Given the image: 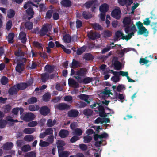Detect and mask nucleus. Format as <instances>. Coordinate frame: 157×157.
Instances as JSON below:
<instances>
[{
  "mask_svg": "<svg viewBox=\"0 0 157 157\" xmlns=\"http://www.w3.org/2000/svg\"><path fill=\"white\" fill-rule=\"evenodd\" d=\"M84 5L87 9L90 8L91 11L92 12H94L95 9L99 5V3L97 0H89L85 3Z\"/></svg>",
  "mask_w": 157,
  "mask_h": 157,
  "instance_id": "obj_1",
  "label": "nucleus"
},
{
  "mask_svg": "<svg viewBox=\"0 0 157 157\" xmlns=\"http://www.w3.org/2000/svg\"><path fill=\"white\" fill-rule=\"evenodd\" d=\"M27 61V59L25 58H21L17 63L16 67V71L19 73H21L24 70L25 63Z\"/></svg>",
  "mask_w": 157,
  "mask_h": 157,
  "instance_id": "obj_2",
  "label": "nucleus"
},
{
  "mask_svg": "<svg viewBox=\"0 0 157 157\" xmlns=\"http://www.w3.org/2000/svg\"><path fill=\"white\" fill-rule=\"evenodd\" d=\"M86 72L87 70L86 68H80L76 71V74L75 75V76H74V77L77 79L79 82L82 79V78L85 75Z\"/></svg>",
  "mask_w": 157,
  "mask_h": 157,
  "instance_id": "obj_3",
  "label": "nucleus"
},
{
  "mask_svg": "<svg viewBox=\"0 0 157 157\" xmlns=\"http://www.w3.org/2000/svg\"><path fill=\"white\" fill-rule=\"evenodd\" d=\"M131 22V19L129 17H125L123 20V22L124 27H125L124 31L127 34H128L130 32V27L129 26Z\"/></svg>",
  "mask_w": 157,
  "mask_h": 157,
  "instance_id": "obj_4",
  "label": "nucleus"
},
{
  "mask_svg": "<svg viewBox=\"0 0 157 157\" xmlns=\"http://www.w3.org/2000/svg\"><path fill=\"white\" fill-rule=\"evenodd\" d=\"M111 16L117 20L119 19L121 16V13L120 8L117 7L114 9L111 12Z\"/></svg>",
  "mask_w": 157,
  "mask_h": 157,
  "instance_id": "obj_5",
  "label": "nucleus"
},
{
  "mask_svg": "<svg viewBox=\"0 0 157 157\" xmlns=\"http://www.w3.org/2000/svg\"><path fill=\"white\" fill-rule=\"evenodd\" d=\"M35 117V115L33 113L29 112L25 114L22 119L24 121L29 122L33 120Z\"/></svg>",
  "mask_w": 157,
  "mask_h": 157,
  "instance_id": "obj_6",
  "label": "nucleus"
},
{
  "mask_svg": "<svg viewBox=\"0 0 157 157\" xmlns=\"http://www.w3.org/2000/svg\"><path fill=\"white\" fill-rule=\"evenodd\" d=\"M55 108L59 110H63L69 109L70 106L65 103H61L57 105H55Z\"/></svg>",
  "mask_w": 157,
  "mask_h": 157,
  "instance_id": "obj_7",
  "label": "nucleus"
},
{
  "mask_svg": "<svg viewBox=\"0 0 157 157\" xmlns=\"http://www.w3.org/2000/svg\"><path fill=\"white\" fill-rule=\"evenodd\" d=\"M39 111L41 115L46 116L50 113V110L47 106H44L40 107Z\"/></svg>",
  "mask_w": 157,
  "mask_h": 157,
  "instance_id": "obj_8",
  "label": "nucleus"
},
{
  "mask_svg": "<svg viewBox=\"0 0 157 157\" xmlns=\"http://www.w3.org/2000/svg\"><path fill=\"white\" fill-rule=\"evenodd\" d=\"M112 62L116 70H119L120 69L121 65V63L118 60L117 57H114L112 60Z\"/></svg>",
  "mask_w": 157,
  "mask_h": 157,
  "instance_id": "obj_9",
  "label": "nucleus"
},
{
  "mask_svg": "<svg viewBox=\"0 0 157 157\" xmlns=\"http://www.w3.org/2000/svg\"><path fill=\"white\" fill-rule=\"evenodd\" d=\"M87 36L91 40H95L97 37H99V34L97 33L91 31L87 33Z\"/></svg>",
  "mask_w": 157,
  "mask_h": 157,
  "instance_id": "obj_10",
  "label": "nucleus"
},
{
  "mask_svg": "<svg viewBox=\"0 0 157 157\" xmlns=\"http://www.w3.org/2000/svg\"><path fill=\"white\" fill-rule=\"evenodd\" d=\"M99 116L101 117H107V114L105 113L104 107L101 105H99L98 107Z\"/></svg>",
  "mask_w": 157,
  "mask_h": 157,
  "instance_id": "obj_11",
  "label": "nucleus"
},
{
  "mask_svg": "<svg viewBox=\"0 0 157 157\" xmlns=\"http://www.w3.org/2000/svg\"><path fill=\"white\" fill-rule=\"evenodd\" d=\"M78 111L75 109H71L67 113L68 117L71 118H75L78 115Z\"/></svg>",
  "mask_w": 157,
  "mask_h": 157,
  "instance_id": "obj_12",
  "label": "nucleus"
},
{
  "mask_svg": "<svg viewBox=\"0 0 157 157\" xmlns=\"http://www.w3.org/2000/svg\"><path fill=\"white\" fill-rule=\"evenodd\" d=\"M56 144L58 152H59V151L63 150V147L65 145V143L64 141L62 140H58L56 142Z\"/></svg>",
  "mask_w": 157,
  "mask_h": 157,
  "instance_id": "obj_13",
  "label": "nucleus"
},
{
  "mask_svg": "<svg viewBox=\"0 0 157 157\" xmlns=\"http://www.w3.org/2000/svg\"><path fill=\"white\" fill-rule=\"evenodd\" d=\"M60 4L63 7L69 8L72 6V2L70 0H62Z\"/></svg>",
  "mask_w": 157,
  "mask_h": 157,
  "instance_id": "obj_14",
  "label": "nucleus"
},
{
  "mask_svg": "<svg viewBox=\"0 0 157 157\" xmlns=\"http://www.w3.org/2000/svg\"><path fill=\"white\" fill-rule=\"evenodd\" d=\"M18 91L17 87L15 85L9 89L8 93L9 95H12L17 94Z\"/></svg>",
  "mask_w": 157,
  "mask_h": 157,
  "instance_id": "obj_15",
  "label": "nucleus"
},
{
  "mask_svg": "<svg viewBox=\"0 0 157 157\" xmlns=\"http://www.w3.org/2000/svg\"><path fill=\"white\" fill-rule=\"evenodd\" d=\"M29 7L26 10V13L28 16H30L27 17V19L29 20L33 17L34 14V12L33 8L32 7Z\"/></svg>",
  "mask_w": 157,
  "mask_h": 157,
  "instance_id": "obj_16",
  "label": "nucleus"
},
{
  "mask_svg": "<svg viewBox=\"0 0 157 157\" xmlns=\"http://www.w3.org/2000/svg\"><path fill=\"white\" fill-rule=\"evenodd\" d=\"M137 33L139 35H144L145 36H148V32L147 31V29L144 27L140 28L138 29V31Z\"/></svg>",
  "mask_w": 157,
  "mask_h": 157,
  "instance_id": "obj_17",
  "label": "nucleus"
},
{
  "mask_svg": "<svg viewBox=\"0 0 157 157\" xmlns=\"http://www.w3.org/2000/svg\"><path fill=\"white\" fill-rule=\"evenodd\" d=\"M59 134L61 138H64L68 136L69 135V132L66 130L61 129L59 132Z\"/></svg>",
  "mask_w": 157,
  "mask_h": 157,
  "instance_id": "obj_18",
  "label": "nucleus"
},
{
  "mask_svg": "<svg viewBox=\"0 0 157 157\" xmlns=\"http://www.w3.org/2000/svg\"><path fill=\"white\" fill-rule=\"evenodd\" d=\"M109 6L106 3L101 5L99 7V10L101 13H105L109 10Z\"/></svg>",
  "mask_w": 157,
  "mask_h": 157,
  "instance_id": "obj_19",
  "label": "nucleus"
},
{
  "mask_svg": "<svg viewBox=\"0 0 157 157\" xmlns=\"http://www.w3.org/2000/svg\"><path fill=\"white\" fill-rule=\"evenodd\" d=\"M26 34L23 32H21L19 33V39L21 40V43L24 44L27 40Z\"/></svg>",
  "mask_w": 157,
  "mask_h": 157,
  "instance_id": "obj_20",
  "label": "nucleus"
},
{
  "mask_svg": "<svg viewBox=\"0 0 157 157\" xmlns=\"http://www.w3.org/2000/svg\"><path fill=\"white\" fill-rule=\"evenodd\" d=\"M80 63L79 61L73 59L71 63L69 64V66L71 68H77L80 67Z\"/></svg>",
  "mask_w": 157,
  "mask_h": 157,
  "instance_id": "obj_21",
  "label": "nucleus"
},
{
  "mask_svg": "<svg viewBox=\"0 0 157 157\" xmlns=\"http://www.w3.org/2000/svg\"><path fill=\"white\" fill-rule=\"evenodd\" d=\"M17 88L19 90H23L28 87L27 84L25 83H20L17 84L15 85Z\"/></svg>",
  "mask_w": 157,
  "mask_h": 157,
  "instance_id": "obj_22",
  "label": "nucleus"
},
{
  "mask_svg": "<svg viewBox=\"0 0 157 157\" xmlns=\"http://www.w3.org/2000/svg\"><path fill=\"white\" fill-rule=\"evenodd\" d=\"M78 98L84 101L88 104L90 103V101H88V99L89 98L88 95L81 94L80 95H78Z\"/></svg>",
  "mask_w": 157,
  "mask_h": 157,
  "instance_id": "obj_23",
  "label": "nucleus"
},
{
  "mask_svg": "<svg viewBox=\"0 0 157 157\" xmlns=\"http://www.w3.org/2000/svg\"><path fill=\"white\" fill-rule=\"evenodd\" d=\"M55 67L54 66L50 65H46L45 67V70L47 72L51 73H52L54 71Z\"/></svg>",
  "mask_w": 157,
  "mask_h": 157,
  "instance_id": "obj_24",
  "label": "nucleus"
},
{
  "mask_svg": "<svg viewBox=\"0 0 157 157\" xmlns=\"http://www.w3.org/2000/svg\"><path fill=\"white\" fill-rule=\"evenodd\" d=\"M93 78L92 77H86L83 79H82L79 83H83L85 84H87L90 83L93 80Z\"/></svg>",
  "mask_w": 157,
  "mask_h": 157,
  "instance_id": "obj_25",
  "label": "nucleus"
},
{
  "mask_svg": "<svg viewBox=\"0 0 157 157\" xmlns=\"http://www.w3.org/2000/svg\"><path fill=\"white\" fill-rule=\"evenodd\" d=\"M48 29L46 26H43L40 31V35L41 36H43L48 32Z\"/></svg>",
  "mask_w": 157,
  "mask_h": 157,
  "instance_id": "obj_26",
  "label": "nucleus"
},
{
  "mask_svg": "<svg viewBox=\"0 0 157 157\" xmlns=\"http://www.w3.org/2000/svg\"><path fill=\"white\" fill-rule=\"evenodd\" d=\"M68 83L73 86L75 88H77L79 87V84L75 80L73 79H68Z\"/></svg>",
  "mask_w": 157,
  "mask_h": 157,
  "instance_id": "obj_27",
  "label": "nucleus"
},
{
  "mask_svg": "<svg viewBox=\"0 0 157 157\" xmlns=\"http://www.w3.org/2000/svg\"><path fill=\"white\" fill-rule=\"evenodd\" d=\"M49 78V75L47 73H44L41 74V79L42 82H46Z\"/></svg>",
  "mask_w": 157,
  "mask_h": 157,
  "instance_id": "obj_28",
  "label": "nucleus"
},
{
  "mask_svg": "<svg viewBox=\"0 0 157 157\" xmlns=\"http://www.w3.org/2000/svg\"><path fill=\"white\" fill-rule=\"evenodd\" d=\"M82 16L85 19L87 20L91 18L92 15L91 13L84 11L82 12Z\"/></svg>",
  "mask_w": 157,
  "mask_h": 157,
  "instance_id": "obj_29",
  "label": "nucleus"
},
{
  "mask_svg": "<svg viewBox=\"0 0 157 157\" xmlns=\"http://www.w3.org/2000/svg\"><path fill=\"white\" fill-rule=\"evenodd\" d=\"M13 146V144L11 142H8L3 145V148L6 150L11 149Z\"/></svg>",
  "mask_w": 157,
  "mask_h": 157,
  "instance_id": "obj_30",
  "label": "nucleus"
},
{
  "mask_svg": "<svg viewBox=\"0 0 157 157\" xmlns=\"http://www.w3.org/2000/svg\"><path fill=\"white\" fill-rule=\"evenodd\" d=\"M14 34L13 33H9L7 37L8 41L9 43L12 44L14 42L13 39L14 37Z\"/></svg>",
  "mask_w": 157,
  "mask_h": 157,
  "instance_id": "obj_31",
  "label": "nucleus"
},
{
  "mask_svg": "<svg viewBox=\"0 0 157 157\" xmlns=\"http://www.w3.org/2000/svg\"><path fill=\"white\" fill-rule=\"evenodd\" d=\"M36 131L35 129L32 128H25L23 131L25 134H31L33 133Z\"/></svg>",
  "mask_w": 157,
  "mask_h": 157,
  "instance_id": "obj_32",
  "label": "nucleus"
},
{
  "mask_svg": "<svg viewBox=\"0 0 157 157\" xmlns=\"http://www.w3.org/2000/svg\"><path fill=\"white\" fill-rule=\"evenodd\" d=\"M15 12L12 9H10L7 12V16L9 18L11 19L14 16Z\"/></svg>",
  "mask_w": 157,
  "mask_h": 157,
  "instance_id": "obj_33",
  "label": "nucleus"
},
{
  "mask_svg": "<svg viewBox=\"0 0 157 157\" xmlns=\"http://www.w3.org/2000/svg\"><path fill=\"white\" fill-rule=\"evenodd\" d=\"M71 40V37L69 34H65L63 37V40L66 43H70Z\"/></svg>",
  "mask_w": 157,
  "mask_h": 157,
  "instance_id": "obj_34",
  "label": "nucleus"
},
{
  "mask_svg": "<svg viewBox=\"0 0 157 157\" xmlns=\"http://www.w3.org/2000/svg\"><path fill=\"white\" fill-rule=\"evenodd\" d=\"M56 123V121L54 120L53 121L52 119L48 120L47 122V125L48 127H52L54 126Z\"/></svg>",
  "mask_w": 157,
  "mask_h": 157,
  "instance_id": "obj_35",
  "label": "nucleus"
},
{
  "mask_svg": "<svg viewBox=\"0 0 157 157\" xmlns=\"http://www.w3.org/2000/svg\"><path fill=\"white\" fill-rule=\"evenodd\" d=\"M39 109V106L36 105H30L28 107V109L31 111H37Z\"/></svg>",
  "mask_w": 157,
  "mask_h": 157,
  "instance_id": "obj_36",
  "label": "nucleus"
},
{
  "mask_svg": "<svg viewBox=\"0 0 157 157\" xmlns=\"http://www.w3.org/2000/svg\"><path fill=\"white\" fill-rule=\"evenodd\" d=\"M51 96L49 93H45L43 96V100L45 102L48 101L50 98Z\"/></svg>",
  "mask_w": 157,
  "mask_h": 157,
  "instance_id": "obj_37",
  "label": "nucleus"
},
{
  "mask_svg": "<svg viewBox=\"0 0 157 157\" xmlns=\"http://www.w3.org/2000/svg\"><path fill=\"white\" fill-rule=\"evenodd\" d=\"M92 26L93 28L95 30H102L103 29L101 26L98 23H94L92 24Z\"/></svg>",
  "mask_w": 157,
  "mask_h": 157,
  "instance_id": "obj_38",
  "label": "nucleus"
},
{
  "mask_svg": "<svg viewBox=\"0 0 157 157\" xmlns=\"http://www.w3.org/2000/svg\"><path fill=\"white\" fill-rule=\"evenodd\" d=\"M86 49V46H84L80 48L77 49L76 52V54L78 55H80L82 54Z\"/></svg>",
  "mask_w": 157,
  "mask_h": 157,
  "instance_id": "obj_39",
  "label": "nucleus"
},
{
  "mask_svg": "<svg viewBox=\"0 0 157 157\" xmlns=\"http://www.w3.org/2000/svg\"><path fill=\"white\" fill-rule=\"evenodd\" d=\"M30 4L32 5L33 6H35L37 8L38 7V5L37 4H35L33 3L31 1H29L27 3H26L24 6V8L25 9H26L28 7L30 6Z\"/></svg>",
  "mask_w": 157,
  "mask_h": 157,
  "instance_id": "obj_40",
  "label": "nucleus"
},
{
  "mask_svg": "<svg viewBox=\"0 0 157 157\" xmlns=\"http://www.w3.org/2000/svg\"><path fill=\"white\" fill-rule=\"evenodd\" d=\"M92 110L89 109H84L83 111V114L86 116H91L93 113Z\"/></svg>",
  "mask_w": 157,
  "mask_h": 157,
  "instance_id": "obj_41",
  "label": "nucleus"
},
{
  "mask_svg": "<svg viewBox=\"0 0 157 157\" xmlns=\"http://www.w3.org/2000/svg\"><path fill=\"white\" fill-rule=\"evenodd\" d=\"M94 57L91 54L87 53L84 56V58L87 60H93Z\"/></svg>",
  "mask_w": 157,
  "mask_h": 157,
  "instance_id": "obj_42",
  "label": "nucleus"
},
{
  "mask_svg": "<svg viewBox=\"0 0 157 157\" xmlns=\"http://www.w3.org/2000/svg\"><path fill=\"white\" fill-rule=\"evenodd\" d=\"M59 153V157H68L69 155V153L67 151H63Z\"/></svg>",
  "mask_w": 157,
  "mask_h": 157,
  "instance_id": "obj_43",
  "label": "nucleus"
},
{
  "mask_svg": "<svg viewBox=\"0 0 157 157\" xmlns=\"http://www.w3.org/2000/svg\"><path fill=\"white\" fill-rule=\"evenodd\" d=\"M25 27L26 28L29 29H32L33 28V23L30 21H27L25 24Z\"/></svg>",
  "mask_w": 157,
  "mask_h": 157,
  "instance_id": "obj_44",
  "label": "nucleus"
},
{
  "mask_svg": "<svg viewBox=\"0 0 157 157\" xmlns=\"http://www.w3.org/2000/svg\"><path fill=\"white\" fill-rule=\"evenodd\" d=\"M83 133L82 131L80 128H76L73 132V134L77 136H80Z\"/></svg>",
  "mask_w": 157,
  "mask_h": 157,
  "instance_id": "obj_45",
  "label": "nucleus"
},
{
  "mask_svg": "<svg viewBox=\"0 0 157 157\" xmlns=\"http://www.w3.org/2000/svg\"><path fill=\"white\" fill-rule=\"evenodd\" d=\"M14 54L17 56H24V53L21 49L17 50L15 52Z\"/></svg>",
  "mask_w": 157,
  "mask_h": 157,
  "instance_id": "obj_46",
  "label": "nucleus"
},
{
  "mask_svg": "<svg viewBox=\"0 0 157 157\" xmlns=\"http://www.w3.org/2000/svg\"><path fill=\"white\" fill-rule=\"evenodd\" d=\"M33 137L32 135H26L24 137V140L26 141L31 142L33 140Z\"/></svg>",
  "mask_w": 157,
  "mask_h": 157,
  "instance_id": "obj_47",
  "label": "nucleus"
},
{
  "mask_svg": "<svg viewBox=\"0 0 157 157\" xmlns=\"http://www.w3.org/2000/svg\"><path fill=\"white\" fill-rule=\"evenodd\" d=\"M37 101V98L34 97H32L29 99L27 100V102L29 104H34Z\"/></svg>",
  "mask_w": 157,
  "mask_h": 157,
  "instance_id": "obj_48",
  "label": "nucleus"
},
{
  "mask_svg": "<svg viewBox=\"0 0 157 157\" xmlns=\"http://www.w3.org/2000/svg\"><path fill=\"white\" fill-rule=\"evenodd\" d=\"M136 28L135 25L133 24V25L130 28V32L132 31V32L130 34H128L129 36H131V37L132 36H134V33L136 32Z\"/></svg>",
  "mask_w": 157,
  "mask_h": 157,
  "instance_id": "obj_49",
  "label": "nucleus"
},
{
  "mask_svg": "<svg viewBox=\"0 0 157 157\" xmlns=\"http://www.w3.org/2000/svg\"><path fill=\"white\" fill-rule=\"evenodd\" d=\"M54 136L53 135H49L47 139V141L49 144L52 143L54 141Z\"/></svg>",
  "mask_w": 157,
  "mask_h": 157,
  "instance_id": "obj_50",
  "label": "nucleus"
},
{
  "mask_svg": "<svg viewBox=\"0 0 157 157\" xmlns=\"http://www.w3.org/2000/svg\"><path fill=\"white\" fill-rule=\"evenodd\" d=\"M7 124V121L5 120H0V128H3L6 127Z\"/></svg>",
  "mask_w": 157,
  "mask_h": 157,
  "instance_id": "obj_51",
  "label": "nucleus"
},
{
  "mask_svg": "<svg viewBox=\"0 0 157 157\" xmlns=\"http://www.w3.org/2000/svg\"><path fill=\"white\" fill-rule=\"evenodd\" d=\"M39 145L41 147H46L49 146L50 144L48 142L43 141L42 140H40Z\"/></svg>",
  "mask_w": 157,
  "mask_h": 157,
  "instance_id": "obj_52",
  "label": "nucleus"
},
{
  "mask_svg": "<svg viewBox=\"0 0 157 157\" xmlns=\"http://www.w3.org/2000/svg\"><path fill=\"white\" fill-rule=\"evenodd\" d=\"M21 149L23 151L27 152L30 150L31 148L29 145H25L22 147Z\"/></svg>",
  "mask_w": 157,
  "mask_h": 157,
  "instance_id": "obj_53",
  "label": "nucleus"
},
{
  "mask_svg": "<svg viewBox=\"0 0 157 157\" xmlns=\"http://www.w3.org/2000/svg\"><path fill=\"white\" fill-rule=\"evenodd\" d=\"M33 44L36 47L39 49H43L42 45L41 44L38 42L34 41L33 42Z\"/></svg>",
  "mask_w": 157,
  "mask_h": 157,
  "instance_id": "obj_54",
  "label": "nucleus"
},
{
  "mask_svg": "<svg viewBox=\"0 0 157 157\" xmlns=\"http://www.w3.org/2000/svg\"><path fill=\"white\" fill-rule=\"evenodd\" d=\"M46 135H53V131L52 128H48L44 132Z\"/></svg>",
  "mask_w": 157,
  "mask_h": 157,
  "instance_id": "obj_55",
  "label": "nucleus"
},
{
  "mask_svg": "<svg viewBox=\"0 0 157 157\" xmlns=\"http://www.w3.org/2000/svg\"><path fill=\"white\" fill-rule=\"evenodd\" d=\"M92 139L91 137L89 135L85 136L84 137V142L85 143L90 142Z\"/></svg>",
  "mask_w": 157,
  "mask_h": 157,
  "instance_id": "obj_56",
  "label": "nucleus"
},
{
  "mask_svg": "<svg viewBox=\"0 0 157 157\" xmlns=\"http://www.w3.org/2000/svg\"><path fill=\"white\" fill-rule=\"evenodd\" d=\"M157 22H152L151 25V26L154 30V33H155L157 31Z\"/></svg>",
  "mask_w": 157,
  "mask_h": 157,
  "instance_id": "obj_57",
  "label": "nucleus"
},
{
  "mask_svg": "<svg viewBox=\"0 0 157 157\" xmlns=\"http://www.w3.org/2000/svg\"><path fill=\"white\" fill-rule=\"evenodd\" d=\"M8 78L5 76H3L1 80V83L3 85H6L8 82Z\"/></svg>",
  "mask_w": 157,
  "mask_h": 157,
  "instance_id": "obj_58",
  "label": "nucleus"
},
{
  "mask_svg": "<svg viewBox=\"0 0 157 157\" xmlns=\"http://www.w3.org/2000/svg\"><path fill=\"white\" fill-rule=\"evenodd\" d=\"M115 94L116 97V98H117L118 96V98L121 100V102H123V100L124 99V96L122 94H121L120 93H119L118 94L117 92H116L115 93Z\"/></svg>",
  "mask_w": 157,
  "mask_h": 157,
  "instance_id": "obj_59",
  "label": "nucleus"
},
{
  "mask_svg": "<svg viewBox=\"0 0 157 157\" xmlns=\"http://www.w3.org/2000/svg\"><path fill=\"white\" fill-rule=\"evenodd\" d=\"M147 58V57H146L144 58H140V60L139 63L140 64L143 63V65L148 63L149 62V61L146 59Z\"/></svg>",
  "mask_w": 157,
  "mask_h": 157,
  "instance_id": "obj_60",
  "label": "nucleus"
},
{
  "mask_svg": "<svg viewBox=\"0 0 157 157\" xmlns=\"http://www.w3.org/2000/svg\"><path fill=\"white\" fill-rule=\"evenodd\" d=\"M3 108L4 113H7L10 111L11 108L10 105H7L4 106Z\"/></svg>",
  "mask_w": 157,
  "mask_h": 157,
  "instance_id": "obj_61",
  "label": "nucleus"
},
{
  "mask_svg": "<svg viewBox=\"0 0 157 157\" xmlns=\"http://www.w3.org/2000/svg\"><path fill=\"white\" fill-rule=\"evenodd\" d=\"M111 80L115 83L119 82L120 80L119 76H113L111 78Z\"/></svg>",
  "mask_w": 157,
  "mask_h": 157,
  "instance_id": "obj_62",
  "label": "nucleus"
},
{
  "mask_svg": "<svg viewBox=\"0 0 157 157\" xmlns=\"http://www.w3.org/2000/svg\"><path fill=\"white\" fill-rule=\"evenodd\" d=\"M104 36L107 38L110 37L112 35V33L109 30H106L104 31L103 33Z\"/></svg>",
  "mask_w": 157,
  "mask_h": 157,
  "instance_id": "obj_63",
  "label": "nucleus"
},
{
  "mask_svg": "<svg viewBox=\"0 0 157 157\" xmlns=\"http://www.w3.org/2000/svg\"><path fill=\"white\" fill-rule=\"evenodd\" d=\"M26 157H36V153L33 151H31L26 153Z\"/></svg>",
  "mask_w": 157,
  "mask_h": 157,
  "instance_id": "obj_64",
  "label": "nucleus"
}]
</instances>
